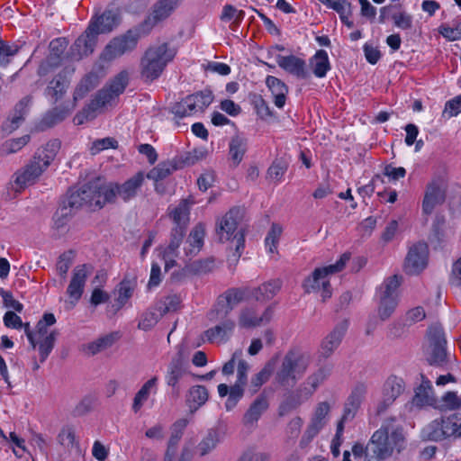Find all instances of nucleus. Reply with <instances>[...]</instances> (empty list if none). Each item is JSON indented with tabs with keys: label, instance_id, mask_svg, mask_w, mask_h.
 <instances>
[{
	"label": "nucleus",
	"instance_id": "obj_50",
	"mask_svg": "<svg viewBox=\"0 0 461 461\" xmlns=\"http://www.w3.org/2000/svg\"><path fill=\"white\" fill-rule=\"evenodd\" d=\"M198 112L200 111L195 105L194 100L190 95L173 106V113L178 117L191 116Z\"/></svg>",
	"mask_w": 461,
	"mask_h": 461
},
{
	"label": "nucleus",
	"instance_id": "obj_46",
	"mask_svg": "<svg viewBox=\"0 0 461 461\" xmlns=\"http://www.w3.org/2000/svg\"><path fill=\"white\" fill-rule=\"evenodd\" d=\"M434 402L432 386L429 381H423L417 389L412 402L416 406L431 405Z\"/></svg>",
	"mask_w": 461,
	"mask_h": 461
},
{
	"label": "nucleus",
	"instance_id": "obj_62",
	"mask_svg": "<svg viewBox=\"0 0 461 461\" xmlns=\"http://www.w3.org/2000/svg\"><path fill=\"white\" fill-rule=\"evenodd\" d=\"M286 170L287 164L281 159H277L275 160L273 164L269 167L267 170V175L271 180L279 182L283 178Z\"/></svg>",
	"mask_w": 461,
	"mask_h": 461
},
{
	"label": "nucleus",
	"instance_id": "obj_43",
	"mask_svg": "<svg viewBox=\"0 0 461 461\" xmlns=\"http://www.w3.org/2000/svg\"><path fill=\"white\" fill-rule=\"evenodd\" d=\"M114 341L115 337L113 334H108L84 345L82 349L86 355L94 356L112 347Z\"/></svg>",
	"mask_w": 461,
	"mask_h": 461
},
{
	"label": "nucleus",
	"instance_id": "obj_26",
	"mask_svg": "<svg viewBox=\"0 0 461 461\" xmlns=\"http://www.w3.org/2000/svg\"><path fill=\"white\" fill-rule=\"evenodd\" d=\"M30 103L31 98L24 97L15 105L9 118L3 123L2 128L5 133L10 134L20 127L27 114Z\"/></svg>",
	"mask_w": 461,
	"mask_h": 461
},
{
	"label": "nucleus",
	"instance_id": "obj_4",
	"mask_svg": "<svg viewBox=\"0 0 461 461\" xmlns=\"http://www.w3.org/2000/svg\"><path fill=\"white\" fill-rule=\"evenodd\" d=\"M350 255L344 253L339 259L332 265L314 269L311 276L303 282V288L306 294L320 293L322 301L331 297L332 291L329 280V275L341 271L348 262Z\"/></svg>",
	"mask_w": 461,
	"mask_h": 461
},
{
	"label": "nucleus",
	"instance_id": "obj_19",
	"mask_svg": "<svg viewBox=\"0 0 461 461\" xmlns=\"http://www.w3.org/2000/svg\"><path fill=\"white\" fill-rule=\"evenodd\" d=\"M387 431L384 429H376L368 440V449L371 451V456H368L367 461H384L393 456L391 447L388 446L386 441Z\"/></svg>",
	"mask_w": 461,
	"mask_h": 461
},
{
	"label": "nucleus",
	"instance_id": "obj_1",
	"mask_svg": "<svg viewBox=\"0 0 461 461\" xmlns=\"http://www.w3.org/2000/svg\"><path fill=\"white\" fill-rule=\"evenodd\" d=\"M60 149V142L52 140L39 149L30 162L14 174L15 190L23 189L39 180L44 171L50 167Z\"/></svg>",
	"mask_w": 461,
	"mask_h": 461
},
{
	"label": "nucleus",
	"instance_id": "obj_11",
	"mask_svg": "<svg viewBox=\"0 0 461 461\" xmlns=\"http://www.w3.org/2000/svg\"><path fill=\"white\" fill-rule=\"evenodd\" d=\"M245 296V291L239 288L227 290L224 294L218 297L214 308L209 312V320L217 321L224 319L228 314L240 304Z\"/></svg>",
	"mask_w": 461,
	"mask_h": 461
},
{
	"label": "nucleus",
	"instance_id": "obj_35",
	"mask_svg": "<svg viewBox=\"0 0 461 461\" xmlns=\"http://www.w3.org/2000/svg\"><path fill=\"white\" fill-rule=\"evenodd\" d=\"M158 384V377L153 376L149 379L136 393L133 402L131 406V410L134 413H138L142 408L143 404L148 401L150 393L153 392L156 393Z\"/></svg>",
	"mask_w": 461,
	"mask_h": 461
},
{
	"label": "nucleus",
	"instance_id": "obj_63",
	"mask_svg": "<svg viewBox=\"0 0 461 461\" xmlns=\"http://www.w3.org/2000/svg\"><path fill=\"white\" fill-rule=\"evenodd\" d=\"M244 395V388L240 385H231L229 396L225 402V409L230 411H232Z\"/></svg>",
	"mask_w": 461,
	"mask_h": 461
},
{
	"label": "nucleus",
	"instance_id": "obj_44",
	"mask_svg": "<svg viewBox=\"0 0 461 461\" xmlns=\"http://www.w3.org/2000/svg\"><path fill=\"white\" fill-rule=\"evenodd\" d=\"M402 282V276L393 275L386 278L378 290L379 297H389L399 300L398 288Z\"/></svg>",
	"mask_w": 461,
	"mask_h": 461
},
{
	"label": "nucleus",
	"instance_id": "obj_34",
	"mask_svg": "<svg viewBox=\"0 0 461 461\" xmlns=\"http://www.w3.org/2000/svg\"><path fill=\"white\" fill-rule=\"evenodd\" d=\"M69 81L63 76L58 75L45 89L46 97L52 103L58 102L66 94Z\"/></svg>",
	"mask_w": 461,
	"mask_h": 461
},
{
	"label": "nucleus",
	"instance_id": "obj_58",
	"mask_svg": "<svg viewBox=\"0 0 461 461\" xmlns=\"http://www.w3.org/2000/svg\"><path fill=\"white\" fill-rule=\"evenodd\" d=\"M68 114V112L53 110L45 114L40 122L39 129L44 131L45 129L50 128L65 119Z\"/></svg>",
	"mask_w": 461,
	"mask_h": 461
},
{
	"label": "nucleus",
	"instance_id": "obj_27",
	"mask_svg": "<svg viewBox=\"0 0 461 461\" xmlns=\"http://www.w3.org/2000/svg\"><path fill=\"white\" fill-rule=\"evenodd\" d=\"M56 322V318L52 313H45L41 320H40L36 326V331L31 330L30 324L24 323V332L30 341L32 349L36 348V339L38 337L50 335V330L49 328Z\"/></svg>",
	"mask_w": 461,
	"mask_h": 461
},
{
	"label": "nucleus",
	"instance_id": "obj_9",
	"mask_svg": "<svg viewBox=\"0 0 461 461\" xmlns=\"http://www.w3.org/2000/svg\"><path fill=\"white\" fill-rule=\"evenodd\" d=\"M140 40V33L135 30H129L123 34L113 38L100 54V60L110 63L123 55L132 52Z\"/></svg>",
	"mask_w": 461,
	"mask_h": 461
},
{
	"label": "nucleus",
	"instance_id": "obj_7",
	"mask_svg": "<svg viewBox=\"0 0 461 461\" xmlns=\"http://www.w3.org/2000/svg\"><path fill=\"white\" fill-rule=\"evenodd\" d=\"M145 176L142 172H138L124 183H105L101 181L102 195L104 205L107 203H114L116 198H121L123 202H129L135 198L144 183Z\"/></svg>",
	"mask_w": 461,
	"mask_h": 461
},
{
	"label": "nucleus",
	"instance_id": "obj_2",
	"mask_svg": "<svg viewBox=\"0 0 461 461\" xmlns=\"http://www.w3.org/2000/svg\"><path fill=\"white\" fill-rule=\"evenodd\" d=\"M312 362L310 351L300 348L288 350L276 373V382L283 387H294L307 373Z\"/></svg>",
	"mask_w": 461,
	"mask_h": 461
},
{
	"label": "nucleus",
	"instance_id": "obj_40",
	"mask_svg": "<svg viewBox=\"0 0 461 461\" xmlns=\"http://www.w3.org/2000/svg\"><path fill=\"white\" fill-rule=\"evenodd\" d=\"M248 140L240 134H236L230 139L229 144L230 156L234 165H239L247 151Z\"/></svg>",
	"mask_w": 461,
	"mask_h": 461
},
{
	"label": "nucleus",
	"instance_id": "obj_5",
	"mask_svg": "<svg viewBox=\"0 0 461 461\" xmlns=\"http://www.w3.org/2000/svg\"><path fill=\"white\" fill-rule=\"evenodd\" d=\"M175 55V50L167 43L149 48L140 60L141 77L146 81L157 79Z\"/></svg>",
	"mask_w": 461,
	"mask_h": 461
},
{
	"label": "nucleus",
	"instance_id": "obj_56",
	"mask_svg": "<svg viewBox=\"0 0 461 461\" xmlns=\"http://www.w3.org/2000/svg\"><path fill=\"white\" fill-rule=\"evenodd\" d=\"M283 232V228L277 223H272L271 228L265 239V245L269 253H275Z\"/></svg>",
	"mask_w": 461,
	"mask_h": 461
},
{
	"label": "nucleus",
	"instance_id": "obj_21",
	"mask_svg": "<svg viewBox=\"0 0 461 461\" xmlns=\"http://www.w3.org/2000/svg\"><path fill=\"white\" fill-rule=\"evenodd\" d=\"M186 373V364L185 362L184 355L178 351L170 360L167 366L165 374L166 384L172 387L174 391L179 390V381L184 377Z\"/></svg>",
	"mask_w": 461,
	"mask_h": 461
},
{
	"label": "nucleus",
	"instance_id": "obj_23",
	"mask_svg": "<svg viewBox=\"0 0 461 461\" xmlns=\"http://www.w3.org/2000/svg\"><path fill=\"white\" fill-rule=\"evenodd\" d=\"M185 232L180 228L172 229L170 241L167 247L161 249V256L165 261V269L167 271L176 265V258L179 257L178 248L183 240Z\"/></svg>",
	"mask_w": 461,
	"mask_h": 461
},
{
	"label": "nucleus",
	"instance_id": "obj_24",
	"mask_svg": "<svg viewBox=\"0 0 461 461\" xmlns=\"http://www.w3.org/2000/svg\"><path fill=\"white\" fill-rule=\"evenodd\" d=\"M276 59L281 68L297 78L305 79L309 77V73L306 69V63L303 59L294 55H277Z\"/></svg>",
	"mask_w": 461,
	"mask_h": 461
},
{
	"label": "nucleus",
	"instance_id": "obj_55",
	"mask_svg": "<svg viewBox=\"0 0 461 461\" xmlns=\"http://www.w3.org/2000/svg\"><path fill=\"white\" fill-rule=\"evenodd\" d=\"M163 316L158 306L154 309L148 310L145 312L140 321H139L138 327L143 330H149L153 328L158 320Z\"/></svg>",
	"mask_w": 461,
	"mask_h": 461
},
{
	"label": "nucleus",
	"instance_id": "obj_15",
	"mask_svg": "<svg viewBox=\"0 0 461 461\" xmlns=\"http://www.w3.org/2000/svg\"><path fill=\"white\" fill-rule=\"evenodd\" d=\"M330 411V404L328 402H321L317 404L311 421L301 438V447H306L324 428Z\"/></svg>",
	"mask_w": 461,
	"mask_h": 461
},
{
	"label": "nucleus",
	"instance_id": "obj_61",
	"mask_svg": "<svg viewBox=\"0 0 461 461\" xmlns=\"http://www.w3.org/2000/svg\"><path fill=\"white\" fill-rule=\"evenodd\" d=\"M190 271L197 275H203L212 272L215 268L213 258L200 259L190 265Z\"/></svg>",
	"mask_w": 461,
	"mask_h": 461
},
{
	"label": "nucleus",
	"instance_id": "obj_42",
	"mask_svg": "<svg viewBox=\"0 0 461 461\" xmlns=\"http://www.w3.org/2000/svg\"><path fill=\"white\" fill-rule=\"evenodd\" d=\"M282 283L279 279L270 280L259 285L253 292L257 301H267L272 299L280 290Z\"/></svg>",
	"mask_w": 461,
	"mask_h": 461
},
{
	"label": "nucleus",
	"instance_id": "obj_17",
	"mask_svg": "<svg viewBox=\"0 0 461 461\" xmlns=\"http://www.w3.org/2000/svg\"><path fill=\"white\" fill-rule=\"evenodd\" d=\"M428 336L430 350L428 361L430 365L441 366L447 359L445 333L440 327H431L429 330Z\"/></svg>",
	"mask_w": 461,
	"mask_h": 461
},
{
	"label": "nucleus",
	"instance_id": "obj_28",
	"mask_svg": "<svg viewBox=\"0 0 461 461\" xmlns=\"http://www.w3.org/2000/svg\"><path fill=\"white\" fill-rule=\"evenodd\" d=\"M221 322L204 332V337L211 343H220L225 341L232 333L235 323L230 319H220Z\"/></svg>",
	"mask_w": 461,
	"mask_h": 461
},
{
	"label": "nucleus",
	"instance_id": "obj_16",
	"mask_svg": "<svg viewBox=\"0 0 461 461\" xmlns=\"http://www.w3.org/2000/svg\"><path fill=\"white\" fill-rule=\"evenodd\" d=\"M429 249L426 243L418 242L410 247L406 255L403 269L408 275H417L425 269L428 264Z\"/></svg>",
	"mask_w": 461,
	"mask_h": 461
},
{
	"label": "nucleus",
	"instance_id": "obj_37",
	"mask_svg": "<svg viewBox=\"0 0 461 461\" xmlns=\"http://www.w3.org/2000/svg\"><path fill=\"white\" fill-rule=\"evenodd\" d=\"M189 214L190 204L187 200H182L170 212V217L175 224L173 229L180 228L183 232H185L189 222Z\"/></svg>",
	"mask_w": 461,
	"mask_h": 461
},
{
	"label": "nucleus",
	"instance_id": "obj_47",
	"mask_svg": "<svg viewBox=\"0 0 461 461\" xmlns=\"http://www.w3.org/2000/svg\"><path fill=\"white\" fill-rule=\"evenodd\" d=\"M99 84V77L95 73L87 74L77 85L74 92V99L83 98L90 90Z\"/></svg>",
	"mask_w": 461,
	"mask_h": 461
},
{
	"label": "nucleus",
	"instance_id": "obj_29",
	"mask_svg": "<svg viewBox=\"0 0 461 461\" xmlns=\"http://www.w3.org/2000/svg\"><path fill=\"white\" fill-rule=\"evenodd\" d=\"M205 229L203 224H197L190 232L184 247L185 255L191 258L198 254L203 246Z\"/></svg>",
	"mask_w": 461,
	"mask_h": 461
},
{
	"label": "nucleus",
	"instance_id": "obj_49",
	"mask_svg": "<svg viewBox=\"0 0 461 461\" xmlns=\"http://www.w3.org/2000/svg\"><path fill=\"white\" fill-rule=\"evenodd\" d=\"M68 42L63 38L55 39L50 41V55L46 61V65L50 67H56L59 63L60 55L67 48Z\"/></svg>",
	"mask_w": 461,
	"mask_h": 461
},
{
	"label": "nucleus",
	"instance_id": "obj_38",
	"mask_svg": "<svg viewBox=\"0 0 461 461\" xmlns=\"http://www.w3.org/2000/svg\"><path fill=\"white\" fill-rule=\"evenodd\" d=\"M187 424L188 420L186 419L178 420L173 424L165 456H174L176 451L177 445L183 436L184 430Z\"/></svg>",
	"mask_w": 461,
	"mask_h": 461
},
{
	"label": "nucleus",
	"instance_id": "obj_41",
	"mask_svg": "<svg viewBox=\"0 0 461 461\" xmlns=\"http://www.w3.org/2000/svg\"><path fill=\"white\" fill-rule=\"evenodd\" d=\"M209 393L203 385L191 387L187 394V402L192 412L197 411L208 401Z\"/></svg>",
	"mask_w": 461,
	"mask_h": 461
},
{
	"label": "nucleus",
	"instance_id": "obj_57",
	"mask_svg": "<svg viewBox=\"0 0 461 461\" xmlns=\"http://www.w3.org/2000/svg\"><path fill=\"white\" fill-rule=\"evenodd\" d=\"M30 140L29 135H24L20 138L11 139L5 141L1 147V153L3 155H10L22 149Z\"/></svg>",
	"mask_w": 461,
	"mask_h": 461
},
{
	"label": "nucleus",
	"instance_id": "obj_25",
	"mask_svg": "<svg viewBox=\"0 0 461 461\" xmlns=\"http://www.w3.org/2000/svg\"><path fill=\"white\" fill-rule=\"evenodd\" d=\"M96 44V35L87 28L86 32L79 36L71 47V56L79 60L83 57L91 54Z\"/></svg>",
	"mask_w": 461,
	"mask_h": 461
},
{
	"label": "nucleus",
	"instance_id": "obj_60",
	"mask_svg": "<svg viewBox=\"0 0 461 461\" xmlns=\"http://www.w3.org/2000/svg\"><path fill=\"white\" fill-rule=\"evenodd\" d=\"M19 49L16 44H8L0 40V66L7 65L11 58L18 53Z\"/></svg>",
	"mask_w": 461,
	"mask_h": 461
},
{
	"label": "nucleus",
	"instance_id": "obj_3",
	"mask_svg": "<svg viewBox=\"0 0 461 461\" xmlns=\"http://www.w3.org/2000/svg\"><path fill=\"white\" fill-rule=\"evenodd\" d=\"M129 81V75L126 71H121L105 86L98 91L95 99L91 101L88 106L75 117L77 124H82L85 121L93 119L95 112L100 108L113 105L119 95H122Z\"/></svg>",
	"mask_w": 461,
	"mask_h": 461
},
{
	"label": "nucleus",
	"instance_id": "obj_64",
	"mask_svg": "<svg viewBox=\"0 0 461 461\" xmlns=\"http://www.w3.org/2000/svg\"><path fill=\"white\" fill-rule=\"evenodd\" d=\"M438 31L444 38L450 41L461 40V22L456 27L442 24Z\"/></svg>",
	"mask_w": 461,
	"mask_h": 461
},
{
	"label": "nucleus",
	"instance_id": "obj_18",
	"mask_svg": "<svg viewBox=\"0 0 461 461\" xmlns=\"http://www.w3.org/2000/svg\"><path fill=\"white\" fill-rule=\"evenodd\" d=\"M348 327V321L344 320L339 322L332 330L323 338L318 351L319 360H325L331 357L340 345Z\"/></svg>",
	"mask_w": 461,
	"mask_h": 461
},
{
	"label": "nucleus",
	"instance_id": "obj_14",
	"mask_svg": "<svg viewBox=\"0 0 461 461\" xmlns=\"http://www.w3.org/2000/svg\"><path fill=\"white\" fill-rule=\"evenodd\" d=\"M447 183L442 178L431 180L426 186L422 200V213L429 215L435 208L446 201Z\"/></svg>",
	"mask_w": 461,
	"mask_h": 461
},
{
	"label": "nucleus",
	"instance_id": "obj_20",
	"mask_svg": "<svg viewBox=\"0 0 461 461\" xmlns=\"http://www.w3.org/2000/svg\"><path fill=\"white\" fill-rule=\"evenodd\" d=\"M379 429H384L386 434V441L391 447L392 453L394 451L401 453L406 447V437L403 428L395 423L393 418L386 419Z\"/></svg>",
	"mask_w": 461,
	"mask_h": 461
},
{
	"label": "nucleus",
	"instance_id": "obj_30",
	"mask_svg": "<svg viewBox=\"0 0 461 461\" xmlns=\"http://www.w3.org/2000/svg\"><path fill=\"white\" fill-rule=\"evenodd\" d=\"M274 315L273 307H267L260 317L251 309L242 311L240 317V325L245 328H251L266 324L271 321Z\"/></svg>",
	"mask_w": 461,
	"mask_h": 461
},
{
	"label": "nucleus",
	"instance_id": "obj_32",
	"mask_svg": "<svg viewBox=\"0 0 461 461\" xmlns=\"http://www.w3.org/2000/svg\"><path fill=\"white\" fill-rule=\"evenodd\" d=\"M366 393V385L360 384L354 387L344 407V419H353L360 407Z\"/></svg>",
	"mask_w": 461,
	"mask_h": 461
},
{
	"label": "nucleus",
	"instance_id": "obj_59",
	"mask_svg": "<svg viewBox=\"0 0 461 461\" xmlns=\"http://www.w3.org/2000/svg\"><path fill=\"white\" fill-rule=\"evenodd\" d=\"M219 441V434L216 431H210L198 446L200 455H207L209 452L215 448Z\"/></svg>",
	"mask_w": 461,
	"mask_h": 461
},
{
	"label": "nucleus",
	"instance_id": "obj_6",
	"mask_svg": "<svg viewBox=\"0 0 461 461\" xmlns=\"http://www.w3.org/2000/svg\"><path fill=\"white\" fill-rule=\"evenodd\" d=\"M242 210L239 207L231 208L217 223L216 232L221 242L234 243L236 256L240 257L244 248L245 238L242 228L239 227L242 219Z\"/></svg>",
	"mask_w": 461,
	"mask_h": 461
},
{
	"label": "nucleus",
	"instance_id": "obj_22",
	"mask_svg": "<svg viewBox=\"0 0 461 461\" xmlns=\"http://www.w3.org/2000/svg\"><path fill=\"white\" fill-rule=\"evenodd\" d=\"M269 408V400L267 394L260 393L250 403L244 413L242 422L247 428H255L261 416Z\"/></svg>",
	"mask_w": 461,
	"mask_h": 461
},
{
	"label": "nucleus",
	"instance_id": "obj_48",
	"mask_svg": "<svg viewBox=\"0 0 461 461\" xmlns=\"http://www.w3.org/2000/svg\"><path fill=\"white\" fill-rule=\"evenodd\" d=\"M274 371V366L268 362L265 366L256 375L251 377L249 390L252 393H256L258 389L268 381Z\"/></svg>",
	"mask_w": 461,
	"mask_h": 461
},
{
	"label": "nucleus",
	"instance_id": "obj_8",
	"mask_svg": "<svg viewBox=\"0 0 461 461\" xmlns=\"http://www.w3.org/2000/svg\"><path fill=\"white\" fill-rule=\"evenodd\" d=\"M62 204L72 209L74 212L83 205H87L93 209L103 208L104 203L102 195L101 180L96 179L77 191L70 192Z\"/></svg>",
	"mask_w": 461,
	"mask_h": 461
},
{
	"label": "nucleus",
	"instance_id": "obj_10",
	"mask_svg": "<svg viewBox=\"0 0 461 461\" xmlns=\"http://www.w3.org/2000/svg\"><path fill=\"white\" fill-rule=\"evenodd\" d=\"M456 429V415L440 417L426 425L421 430V436L426 440L440 441L453 437Z\"/></svg>",
	"mask_w": 461,
	"mask_h": 461
},
{
	"label": "nucleus",
	"instance_id": "obj_51",
	"mask_svg": "<svg viewBox=\"0 0 461 461\" xmlns=\"http://www.w3.org/2000/svg\"><path fill=\"white\" fill-rule=\"evenodd\" d=\"M74 214L72 209L61 204L53 215V227L58 230H63Z\"/></svg>",
	"mask_w": 461,
	"mask_h": 461
},
{
	"label": "nucleus",
	"instance_id": "obj_31",
	"mask_svg": "<svg viewBox=\"0 0 461 461\" xmlns=\"http://www.w3.org/2000/svg\"><path fill=\"white\" fill-rule=\"evenodd\" d=\"M266 85L272 94L274 104L278 108H283L286 102L288 86L279 78L274 76H267Z\"/></svg>",
	"mask_w": 461,
	"mask_h": 461
},
{
	"label": "nucleus",
	"instance_id": "obj_52",
	"mask_svg": "<svg viewBox=\"0 0 461 461\" xmlns=\"http://www.w3.org/2000/svg\"><path fill=\"white\" fill-rule=\"evenodd\" d=\"M136 287V281L123 279L118 285V297L116 299L120 307L123 306L132 296Z\"/></svg>",
	"mask_w": 461,
	"mask_h": 461
},
{
	"label": "nucleus",
	"instance_id": "obj_13",
	"mask_svg": "<svg viewBox=\"0 0 461 461\" xmlns=\"http://www.w3.org/2000/svg\"><path fill=\"white\" fill-rule=\"evenodd\" d=\"M405 383L400 376L391 375L384 382L381 389V399L376 406V412L381 414L393 404L404 392Z\"/></svg>",
	"mask_w": 461,
	"mask_h": 461
},
{
	"label": "nucleus",
	"instance_id": "obj_36",
	"mask_svg": "<svg viewBox=\"0 0 461 461\" xmlns=\"http://www.w3.org/2000/svg\"><path fill=\"white\" fill-rule=\"evenodd\" d=\"M117 25V17L112 11L104 12L88 28L95 35L111 32Z\"/></svg>",
	"mask_w": 461,
	"mask_h": 461
},
{
	"label": "nucleus",
	"instance_id": "obj_12",
	"mask_svg": "<svg viewBox=\"0 0 461 461\" xmlns=\"http://www.w3.org/2000/svg\"><path fill=\"white\" fill-rule=\"evenodd\" d=\"M89 271L86 265L77 266L72 272L71 280L67 288L68 299L63 301L66 311L72 310L80 300Z\"/></svg>",
	"mask_w": 461,
	"mask_h": 461
},
{
	"label": "nucleus",
	"instance_id": "obj_45",
	"mask_svg": "<svg viewBox=\"0 0 461 461\" xmlns=\"http://www.w3.org/2000/svg\"><path fill=\"white\" fill-rule=\"evenodd\" d=\"M57 336L58 331L52 330H50V335H45L37 338L36 346L39 347L40 360L41 363H43L47 359V357L52 351Z\"/></svg>",
	"mask_w": 461,
	"mask_h": 461
},
{
	"label": "nucleus",
	"instance_id": "obj_39",
	"mask_svg": "<svg viewBox=\"0 0 461 461\" xmlns=\"http://www.w3.org/2000/svg\"><path fill=\"white\" fill-rule=\"evenodd\" d=\"M310 66L317 77H324L330 69L329 56L326 50H319L310 59Z\"/></svg>",
	"mask_w": 461,
	"mask_h": 461
},
{
	"label": "nucleus",
	"instance_id": "obj_54",
	"mask_svg": "<svg viewBox=\"0 0 461 461\" xmlns=\"http://www.w3.org/2000/svg\"><path fill=\"white\" fill-rule=\"evenodd\" d=\"M331 366H322L319 367L315 372L310 375L306 383L308 385L312 387V393H313L320 384H321L330 375Z\"/></svg>",
	"mask_w": 461,
	"mask_h": 461
},
{
	"label": "nucleus",
	"instance_id": "obj_33",
	"mask_svg": "<svg viewBox=\"0 0 461 461\" xmlns=\"http://www.w3.org/2000/svg\"><path fill=\"white\" fill-rule=\"evenodd\" d=\"M182 0H159L154 6L151 17L149 22L153 24L161 22L167 17L176 9Z\"/></svg>",
	"mask_w": 461,
	"mask_h": 461
},
{
	"label": "nucleus",
	"instance_id": "obj_53",
	"mask_svg": "<svg viewBox=\"0 0 461 461\" xmlns=\"http://www.w3.org/2000/svg\"><path fill=\"white\" fill-rule=\"evenodd\" d=\"M398 299H393L389 297H379V305L377 310L378 317L382 321L389 319L395 312L398 305Z\"/></svg>",
	"mask_w": 461,
	"mask_h": 461
}]
</instances>
